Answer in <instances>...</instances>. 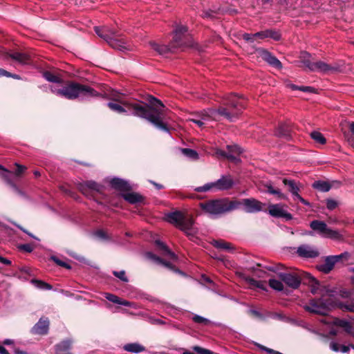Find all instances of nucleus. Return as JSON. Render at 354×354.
I'll return each instance as SVG.
<instances>
[{"mask_svg":"<svg viewBox=\"0 0 354 354\" xmlns=\"http://www.w3.org/2000/svg\"><path fill=\"white\" fill-rule=\"evenodd\" d=\"M0 263L5 264V265H10L11 264V261L9 259H6V258L1 257V255H0Z\"/></svg>","mask_w":354,"mask_h":354,"instance_id":"61","label":"nucleus"},{"mask_svg":"<svg viewBox=\"0 0 354 354\" xmlns=\"http://www.w3.org/2000/svg\"><path fill=\"white\" fill-rule=\"evenodd\" d=\"M261 57L270 65L277 68H281L282 67L281 62L267 50H261Z\"/></svg>","mask_w":354,"mask_h":354,"instance_id":"22","label":"nucleus"},{"mask_svg":"<svg viewBox=\"0 0 354 354\" xmlns=\"http://www.w3.org/2000/svg\"><path fill=\"white\" fill-rule=\"evenodd\" d=\"M120 305L124 306H129V307H134V305L133 303H131L127 300H123L120 299Z\"/></svg>","mask_w":354,"mask_h":354,"instance_id":"59","label":"nucleus"},{"mask_svg":"<svg viewBox=\"0 0 354 354\" xmlns=\"http://www.w3.org/2000/svg\"><path fill=\"white\" fill-rule=\"evenodd\" d=\"M297 254L303 259H315L319 255V251L315 246L303 244L297 248Z\"/></svg>","mask_w":354,"mask_h":354,"instance_id":"12","label":"nucleus"},{"mask_svg":"<svg viewBox=\"0 0 354 354\" xmlns=\"http://www.w3.org/2000/svg\"><path fill=\"white\" fill-rule=\"evenodd\" d=\"M310 226L313 230L317 231L324 237L335 240L342 239V235L339 232L328 228L327 225L323 221L317 220L313 221L310 223Z\"/></svg>","mask_w":354,"mask_h":354,"instance_id":"10","label":"nucleus"},{"mask_svg":"<svg viewBox=\"0 0 354 354\" xmlns=\"http://www.w3.org/2000/svg\"><path fill=\"white\" fill-rule=\"evenodd\" d=\"M310 136H311L312 139H313L315 141H316L317 142H318L319 144L323 145L326 142L325 138L323 136V135L320 132L313 131L310 133Z\"/></svg>","mask_w":354,"mask_h":354,"instance_id":"38","label":"nucleus"},{"mask_svg":"<svg viewBox=\"0 0 354 354\" xmlns=\"http://www.w3.org/2000/svg\"><path fill=\"white\" fill-rule=\"evenodd\" d=\"M95 236L100 239H106V233L102 230H98L95 232Z\"/></svg>","mask_w":354,"mask_h":354,"instance_id":"60","label":"nucleus"},{"mask_svg":"<svg viewBox=\"0 0 354 354\" xmlns=\"http://www.w3.org/2000/svg\"><path fill=\"white\" fill-rule=\"evenodd\" d=\"M202 283H207L211 285V288L215 290L216 288V283L208 277L203 275L201 277Z\"/></svg>","mask_w":354,"mask_h":354,"instance_id":"43","label":"nucleus"},{"mask_svg":"<svg viewBox=\"0 0 354 354\" xmlns=\"http://www.w3.org/2000/svg\"><path fill=\"white\" fill-rule=\"evenodd\" d=\"M111 98L116 102H109L107 106L113 111L119 113H127L142 118H145L156 127L169 132V129L163 122L165 114L164 105L158 99L151 97V106H146L138 102H133L127 100L124 95L118 91H112Z\"/></svg>","mask_w":354,"mask_h":354,"instance_id":"1","label":"nucleus"},{"mask_svg":"<svg viewBox=\"0 0 354 354\" xmlns=\"http://www.w3.org/2000/svg\"><path fill=\"white\" fill-rule=\"evenodd\" d=\"M102 187V185L97 183L96 182L93 180H88L81 184L80 186V189L84 194H87L88 190L101 192Z\"/></svg>","mask_w":354,"mask_h":354,"instance_id":"19","label":"nucleus"},{"mask_svg":"<svg viewBox=\"0 0 354 354\" xmlns=\"http://www.w3.org/2000/svg\"><path fill=\"white\" fill-rule=\"evenodd\" d=\"M337 202L334 200L329 199L327 201L326 205L329 209H333L337 207Z\"/></svg>","mask_w":354,"mask_h":354,"instance_id":"53","label":"nucleus"},{"mask_svg":"<svg viewBox=\"0 0 354 354\" xmlns=\"http://www.w3.org/2000/svg\"><path fill=\"white\" fill-rule=\"evenodd\" d=\"M192 319L196 323L203 324L205 325H207L211 323V322L209 319H207L203 317H201L200 315H195L193 317Z\"/></svg>","mask_w":354,"mask_h":354,"instance_id":"41","label":"nucleus"},{"mask_svg":"<svg viewBox=\"0 0 354 354\" xmlns=\"http://www.w3.org/2000/svg\"><path fill=\"white\" fill-rule=\"evenodd\" d=\"M43 76L46 80L50 82L59 83L61 82V79L58 76L48 71L44 72Z\"/></svg>","mask_w":354,"mask_h":354,"instance_id":"37","label":"nucleus"},{"mask_svg":"<svg viewBox=\"0 0 354 354\" xmlns=\"http://www.w3.org/2000/svg\"><path fill=\"white\" fill-rule=\"evenodd\" d=\"M227 149L228 152L226 156V158L230 160L231 161L238 162L240 160V159L233 153L237 155L240 154L242 152L241 148L237 146H227Z\"/></svg>","mask_w":354,"mask_h":354,"instance_id":"28","label":"nucleus"},{"mask_svg":"<svg viewBox=\"0 0 354 354\" xmlns=\"http://www.w3.org/2000/svg\"><path fill=\"white\" fill-rule=\"evenodd\" d=\"M268 38H272L275 41H279L281 39V35L279 32L273 30H267Z\"/></svg>","mask_w":354,"mask_h":354,"instance_id":"42","label":"nucleus"},{"mask_svg":"<svg viewBox=\"0 0 354 354\" xmlns=\"http://www.w3.org/2000/svg\"><path fill=\"white\" fill-rule=\"evenodd\" d=\"M246 212L254 213L262 210L263 204L254 198L243 199L242 202Z\"/></svg>","mask_w":354,"mask_h":354,"instance_id":"17","label":"nucleus"},{"mask_svg":"<svg viewBox=\"0 0 354 354\" xmlns=\"http://www.w3.org/2000/svg\"><path fill=\"white\" fill-rule=\"evenodd\" d=\"M320 321L326 324H329L333 323L334 325L344 328L346 331H347L348 333L351 332V324L346 320L339 319L324 318V319H322Z\"/></svg>","mask_w":354,"mask_h":354,"instance_id":"21","label":"nucleus"},{"mask_svg":"<svg viewBox=\"0 0 354 354\" xmlns=\"http://www.w3.org/2000/svg\"><path fill=\"white\" fill-rule=\"evenodd\" d=\"M233 180L230 176H222L214 183H209L203 186L197 187L194 190L197 192H206L212 189L226 190L232 187Z\"/></svg>","mask_w":354,"mask_h":354,"instance_id":"9","label":"nucleus"},{"mask_svg":"<svg viewBox=\"0 0 354 354\" xmlns=\"http://www.w3.org/2000/svg\"><path fill=\"white\" fill-rule=\"evenodd\" d=\"M19 248L27 252H31L34 249V246L32 244L27 243L21 245Z\"/></svg>","mask_w":354,"mask_h":354,"instance_id":"50","label":"nucleus"},{"mask_svg":"<svg viewBox=\"0 0 354 354\" xmlns=\"http://www.w3.org/2000/svg\"><path fill=\"white\" fill-rule=\"evenodd\" d=\"M171 45L173 48L188 47L192 45V39L187 33L186 26L183 25L176 26L174 31V37Z\"/></svg>","mask_w":354,"mask_h":354,"instance_id":"7","label":"nucleus"},{"mask_svg":"<svg viewBox=\"0 0 354 354\" xmlns=\"http://www.w3.org/2000/svg\"><path fill=\"white\" fill-rule=\"evenodd\" d=\"M245 281L252 287H257L259 286V284H260V281L255 280L251 277H247Z\"/></svg>","mask_w":354,"mask_h":354,"instance_id":"51","label":"nucleus"},{"mask_svg":"<svg viewBox=\"0 0 354 354\" xmlns=\"http://www.w3.org/2000/svg\"><path fill=\"white\" fill-rule=\"evenodd\" d=\"M150 46H151L152 49L156 50L157 53H158L160 55H164L168 53L169 51L171 50V46L169 47L165 45H160L156 42H150Z\"/></svg>","mask_w":354,"mask_h":354,"instance_id":"30","label":"nucleus"},{"mask_svg":"<svg viewBox=\"0 0 354 354\" xmlns=\"http://www.w3.org/2000/svg\"><path fill=\"white\" fill-rule=\"evenodd\" d=\"M31 283L37 288L41 290H52L53 287L49 283H47L43 281L32 279Z\"/></svg>","mask_w":354,"mask_h":354,"instance_id":"33","label":"nucleus"},{"mask_svg":"<svg viewBox=\"0 0 354 354\" xmlns=\"http://www.w3.org/2000/svg\"><path fill=\"white\" fill-rule=\"evenodd\" d=\"M145 257L154 261L155 263H158V264H161L162 266H164L165 267H167L169 269H172L173 268V266H172V264L170 261H165V260H163L162 259H161L160 257L155 255L154 254H153L152 252H147L145 253Z\"/></svg>","mask_w":354,"mask_h":354,"instance_id":"26","label":"nucleus"},{"mask_svg":"<svg viewBox=\"0 0 354 354\" xmlns=\"http://www.w3.org/2000/svg\"><path fill=\"white\" fill-rule=\"evenodd\" d=\"M243 38L244 40L249 42H253L254 40H256L254 34L245 33L243 35Z\"/></svg>","mask_w":354,"mask_h":354,"instance_id":"52","label":"nucleus"},{"mask_svg":"<svg viewBox=\"0 0 354 354\" xmlns=\"http://www.w3.org/2000/svg\"><path fill=\"white\" fill-rule=\"evenodd\" d=\"M313 187L319 191L325 192L330 189L331 185L327 181L318 180L313 183Z\"/></svg>","mask_w":354,"mask_h":354,"instance_id":"29","label":"nucleus"},{"mask_svg":"<svg viewBox=\"0 0 354 354\" xmlns=\"http://www.w3.org/2000/svg\"><path fill=\"white\" fill-rule=\"evenodd\" d=\"M269 286L271 288L277 291H281L283 290V281L275 279H270L269 280Z\"/></svg>","mask_w":354,"mask_h":354,"instance_id":"35","label":"nucleus"},{"mask_svg":"<svg viewBox=\"0 0 354 354\" xmlns=\"http://www.w3.org/2000/svg\"><path fill=\"white\" fill-rule=\"evenodd\" d=\"M214 246L217 248L222 249L224 250H231L232 247L230 243L225 242L224 241H214L213 242Z\"/></svg>","mask_w":354,"mask_h":354,"instance_id":"36","label":"nucleus"},{"mask_svg":"<svg viewBox=\"0 0 354 354\" xmlns=\"http://www.w3.org/2000/svg\"><path fill=\"white\" fill-rule=\"evenodd\" d=\"M273 195L277 196L279 199L286 200L288 198L287 196L283 194L279 189H277Z\"/></svg>","mask_w":354,"mask_h":354,"instance_id":"54","label":"nucleus"},{"mask_svg":"<svg viewBox=\"0 0 354 354\" xmlns=\"http://www.w3.org/2000/svg\"><path fill=\"white\" fill-rule=\"evenodd\" d=\"M0 57L5 59L10 58L12 60L21 64H28L30 62V55L26 53L18 51L9 53L1 48L0 49Z\"/></svg>","mask_w":354,"mask_h":354,"instance_id":"11","label":"nucleus"},{"mask_svg":"<svg viewBox=\"0 0 354 354\" xmlns=\"http://www.w3.org/2000/svg\"><path fill=\"white\" fill-rule=\"evenodd\" d=\"M269 214L277 218H284L286 220L292 219V215L287 212L281 204L270 205L268 207Z\"/></svg>","mask_w":354,"mask_h":354,"instance_id":"15","label":"nucleus"},{"mask_svg":"<svg viewBox=\"0 0 354 354\" xmlns=\"http://www.w3.org/2000/svg\"><path fill=\"white\" fill-rule=\"evenodd\" d=\"M312 292L319 295L320 298L310 299L304 306V308L310 313L322 315H326L332 308L335 306V299L337 297L348 298L351 296V292L346 290H338L329 286L313 287Z\"/></svg>","mask_w":354,"mask_h":354,"instance_id":"2","label":"nucleus"},{"mask_svg":"<svg viewBox=\"0 0 354 354\" xmlns=\"http://www.w3.org/2000/svg\"><path fill=\"white\" fill-rule=\"evenodd\" d=\"M124 349L128 352L138 353L145 350V347L138 343L127 344L124 346Z\"/></svg>","mask_w":354,"mask_h":354,"instance_id":"31","label":"nucleus"},{"mask_svg":"<svg viewBox=\"0 0 354 354\" xmlns=\"http://www.w3.org/2000/svg\"><path fill=\"white\" fill-rule=\"evenodd\" d=\"M187 236H194L197 233V228L194 225V220L191 216L185 215L183 221L178 227Z\"/></svg>","mask_w":354,"mask_h":354,"instance_id":"14","label":"nucleus"},{"mask_svg":"<svg viewBox=\"0 0 354 354\" xmlns=\"http://www.w3.org/2000/svg\"><path fill=\"white\" fill-rule=\"evenodd\" d=\"M283 183L285 185L288 187V191L291 193L294 201L298 200L304 205L310 206V203L302 198L299 194L300 189L295 181L284 178Z\"/></svg>","mask_w":354,"mask_h":354,"instance_id":"13","label":"nucleus"},{"mask_svg":"<svg viewBox=\"0 0 354 354\" xmlns=\"http://www.w3.org/2000/svg\"><path fill=\"white\" fill-rule=\"evenodd\" d=\"M200 206L205 213L213 217H217L237 209L239 203L235 201H230L227 198H221L202 203Z\"/></svg>","mask_w":354,"mask_h":354,"instance_id":"5","label":"nucleus"},{"mask_svg":"<svg viewBox=\"0 0 354 354\" xmlns=\"http://www.w3.org/2000/svg\"><path fill=\"white\" fill-rule=\"evenodd\" d=\"M110 184L114 189L120 191H128L131 189V187L127 181L119 178H112L110 180Z\"/></svg>","mask_w":354,"mask_h":354,"instance_id":"23","label":"nucleus"},{"mask_svg":"<svg viewBox=\"0 0 354 354\" xmlns=\"http://www.w3.org/2000/svg\"><path fill=\"white\" fill-rule=\"evenodd\" d=\"M2 76L10 77L11 73L3 68H0V77Z\"/></svg>","mask_w":354,"mask_h":354,"instance_id":"62","label":"nucleus"},{"mask_svg":"<svg viewBox=\"0 0 354 354\" xmlns=\"http://www.w3.org/2000/svg\"><path fill=\"white\" fill-rule=\"evenodd\" d=\"M181 152L184 156H185L186 157H187L188 158H189L191 160H195L198 159V154L194 149H187V148L181 149Z\"/></svg>","mask_w":354,"mask_h":354,"instance_id":"34","label":"nucleus"},{"mask_svg":"<svg viewBox=\"0 0 354 354\" xmlns=\"http://www.w3.org/2000/svg\"><path fill=\"white\" fill-rule=\"evenodd\" d=\"M277 135L279 136H288V131H287V129H285L283 127H279L278 131H277Z\"/></svg>","mask_w":354,"mask_h":354,"instance_id":"57","label":"nucleus"},{"mask_svg":"<svg viewBox=\"0 0 354 354\" xmlns=\"http://www.w3.org/2000/svg\"><path fill=\"white\" fill-rule=\"evenodd\" d=\"M105 297L109 301H110L113 303L119 304L120 298L118 296L113 295V294H110V293H106Z\"/></svg>","mask_w":354,"mask_h":354,"instance_id":"45","label":"nucleus"},{"mask_svg":"<svg viewBox=\"0 0 354 354\" xmlns=\"http://www.w3.org/2000/svg\"><path fill=\"white\" fill-rule=\"evenodd\" d=\"M17 169L15 171L16 176H20L26 169V167L24 166L18 165L16 163Z\"/></svg>","mask_w":354,"mask_h":354,"instance_id":"55","label":"nucleus"},{"mask_svg":"<svg viewBox=\"0 0 354 354\" xmlns=\"http://www.w3.org/2000/svg\"><path fill=\"white\" fill-rule=\"evenodd\" d=\"M336 261L333 256H328L326 257L324 263L318 265L317 269L323 273H329L334 268Z\"/></svg>","mask_w":354,"mask_h":354,"instance_id":"20","label":"nucleus"},{"mask_svg":"<svg viewBox=\"0 0 354 354\" xmlns=\"http://www.w3.org/2000/svg\"><path fill=\"white\" fill-rule=\"evenodd\" d=\"M113 274L119 278L120 279H121L122 281H124V282H127L128 281V279L127 277H126V274H125V272L124 270H121V271H114L113 272Z\"/></svg>","mask_w":354,"mask_h":354,"instance_id":"46","label":"nucleus"},{"mask_svg":"<svg viewBox=\"0 0 354 354\" xmlns=\"http://www.w3.org/2000/svg\"><path fill=\"white\" fill-rule=\"evenodd\" d=\"M51 259L59 266H62V267H64V268H68V269H70L71 268V266L66 262L59 259L57 257H52Z\"/></svg>","mask_w":354,"mask_h":354,"instance_id":"47","label":"nucleus"},{"mask_svg":"<svg viewBox=\"0 0 354 354\" xmlns=\"http://www.w3.org/2000/svg\"><path fill=\"white\" fill-rule=\"evenodd\" d=\"M335 300H337V299ZM335 304H336L335 306H339L343 310H346L350 311V312H354V304L353 303L344 304L342 303H337V301H335Z\"/></svg>","mask_w":354,"mask_h":354,"instance_id":"40","label":"nucleus"},{"mask_svg":"<svg viewBox=\"0 0 354 354\" xmlns=\"http://www.w3.org/2000/svg\"><path fill=\"white\" fill-rule=\"evenodd\" d=\"M267 192L270 194H274L277 189H274L272 185H266Z\"/></svg>","mask_w":354,"mask_h":354,"instance_id":"63","label":"nucleus"},{"mask_svg":"<svg viewBox=\"0 0 354 354\" xmlns=\"http://www.w3.org/2000/svg\"><path fill=\"white\" fill-rule=\"evenodd\" d=\"M225 104L228 107H223L218 109H207L203 111L200 115L195 118H190L189 121L197 124L200 128H203L209 122L212 120H219L223 116L230 121H233L236 118L240 111L245 109V105L242 102V98L234 95H228L225 98Z\"/></svg>","mask_w":354,"mask_h":354,"instance_id":"3","label":"nucleus"},{"mask_svg":"<svg viewBox=\"0 0 354 354\" xmlns=\"http://www.w3.org/2000/svg\"><path fill=\"white\" fill-rule=\"evenodd\" d=\"M330 348L333 351L339 352V348H340V345L337 344V343H335V342H332L330 344Z\"/></svg>","mask_w":354,"mask_h":354,"instance_id":"56","label":"nucleus"},{"mask_svg":"<svg viewBox=\"0 0 354 354\" xmlns=\"http://www.w3.org/2000/svg\"><path fill=\"white\" fill-rule=\"evenodd\" d=\"M156 244L159 248L160 250L162 251L161 254L163 257H167L169 259L174 261H176V255L171 252L166 245L159 240L156 241Z\"/></svg>","mask_w":354,"mask_h":354,"instance_id":"25","label":"nucleus"},{"mask_svg":"<svg viewBox=\"0 0 354 354\" xmlns=\"http://www.w3.org/2000/svg\"><path fill=\"white\" fill-rule=\"evenodd\" d=\"M279 277L283 283L292 289H297L300 286L301 281L295 274L290 273H279Z\"/></svg>","mask_w":354,"mask_h":354,"instance_id":"16","label":"nucleus"},{"mask_svg":"<svg viewBox=\"0 0 354 354\" xmlns=\"http://www.w3.org/2000/svg\"><path fill=\"white\" fill-rule=\"evenodd\" d=\"M71 344V340L66 339L56 345V354H71L69 352Z\"/></svg>","mask_w":354,"mask_h":354,"instance_id":"27","label":"nucleus"},{"mask_svg":"<svg viewBox=\"0 0 354 354\" xmlns=\"http://www.w3.org/2000/svg\"><path fill=\"white\" fill-rule=\"evenodd\" d=\"M51 91L55 95L68 100H88L98 95V93L88 86L71 82L62 88L51 86Z\"/></svg>","mask_w":354,"mask_h":354,"instance_id":"4","label":"nucleus"},{"mask_svg":"<svg viewBox=\"0 0 354 354\" xmlns=\"http://www.w3.org/2000/svg\"><path fill=\"white\" fill-rule=\"evenodd\" d=\"M336 263L347 261L351 257L350 253L344 252L339 255H333Z\"/></svg>","mask_w":354,"mask_h":354,"instance_id":"39","label":"nucleus"},{"mask_svg":"<svg viewBox=\"0 0 354 354\" xmlns=\"http://www.w3.org/2000/svg\"><path fill=\"white\" fill-rule=\"evenodd\" d=\"M123 197L127 201L131 204H135L142 201L141 196L136 193H127L123 194Z\"/></svg>","mask_w":354,"mask_h":354,"instance_id":"32","label":"nucleus"},{"mask_svg":"<svg viewBox=\"0 0 354 354\" xmlns=\"http://www.w3.org/2000/svg\"><path fill=\"white\" fill-rule=\"evenodd\" d=\"M8 183L10 185L12 189L19 195L25 196V194L21 191L14 183L10 180H7Z\"/></svg>","mask_w":354,"mask_h":354,"instance_id":"44","label":"nucleus"},{"mask_svg":"<svg viewBox=\"0 0 354 354\" xmlns=\"http://www.w3.org/2000/svg\"><path fill=\"white\" fill-rule=\"evenodd\" d=\"M267 33V30H266L254 34V36L255 37L256 39H263L265 38H268Z\"/></svg>","mask_w":354,"mask_h":354,"instance_id":"49","label":"nucleus"},{"mask_svg":"<svg viewBox=\"0 0 354 354\" xmlns=\"http://www.w3.org/2000/svg\"><path fill=\"white\" fill-rule=\"evenodd\" d=\"M301 58L303 59L302 62L304 65L308 68L310 71L322 72L328 73L336 71L337 68L331 66L324 62L319 61L316 62H310L308 58L310 55L307 52H303L301 54Z\"/></svg>","mask_w":354,"mask_h":354,"instance_id":"8","label":"nucleus"},{"mask_svg":"<svg viewBox=\"0 0 354 354\" xmlns=\"http://www.w3.org/2000/svg\"><path fill=\"white\" fill-rule=\"evenodd\" d=\"M49 328V320L48 318L41 317L32 328L34 334L45 335L48 333Z\"/></svg>","mask_w":354,"mask_h":354,"instance_id":"18","label":"nucleus"},{"mask_svg":"<svg viewBox=\"0 0 354 354\" xmlns=\"http://www.w3.org/2000/svg\"><path fill=\"white\" fill-rule=\"evenodd\" d=\"M95 32L100 37L104 39L112 48L122 51L127 49L126 43L118 39L120 35L115 30L109 27H95Z\"/></svg>","mask_w":354,"mask_h":354,"instance_id":"6","label":"nucleus"},{"mask_svg":"<svg viewBox=\"0 0 354 354\" xmlns=\"http://www.w3.org/2000/svg\"><path fill=\"white\" fill-rule=\"evenodd\" d=\"M299 90L304 92H309L313 93L315 91V88L311 86H300Z\"/></svg>","mask_w":354,"mask_h":354,"instance_id":"58","label":"nucleus"},{"mask_svg":"<svg viewBox=\"0 0 354 354\" xmlns=\"http://www.w3.org/2000/svg\"><path fill=\"white\" fill-rule=\"evenodd\" d=\"M194 349L198 354H214V353L212 352L211 351H209L208 349H206V348H203L199 347V346H195L194 348Z\"/></svg>","mask_w":354,"mask_h":354,"instance_id":"48","label":"nucleus"},{"mask_svg":"<svg viewBox=\"0 0 354 354\" xmlns=\"http://www.w3.org/2000/svg\"><path fill=\"white\" fill-rule=\"evenodd\" d=\"M185 216V214L181 212L176 211L168 214L166 216V219L169 223H172L178 227L182 223V221H183Z\"/></svg>","mask_w":354,"mask_h":354,"instance_id":"24","label":"nucleus"},{"mask_svg":"<svg viewBox=\"0 0 354 354\" xmlns=\"http://www.w3.org/2000/svg\"><path fill=\"white\" fill-rule=\"evenodd\" d=\"M350 347L348 346L340 345L339 351L342 353H347L349 351Z\"/></svg>","mask_w":354,"mask_h":354,"instance_id":"64","label":"nucleus"}]
</instances>
